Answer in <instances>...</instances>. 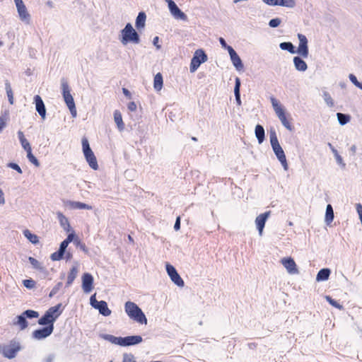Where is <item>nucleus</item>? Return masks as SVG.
<instances>
[{"instance_id": "obj_1", "label": "nucleus", "mask_w": 362, "mask_h": 362, "mask_svg": "<svg viewBox=\"0 0 362 362\" xmlns=\"http://www.w3.org/2000/svg\"><path fill=\"white\" fill-rule=\"evenodd\" d=\"M299 44L297 50L295 49L293 45L290 42H281L279 47L282 50H287L291 54H298L303 58H307L309 54V49L308 45V40L305 35L303 34H298Z\"/></svg>"}, {"instance_id": "obj_2", "label": "nucleus", "mask_w": 362, "mask_h": 362, "mask_svg": "<svg viewBox=\"0 0 362 362\" xmlns=\"http://www.w3.org/2000/svg\"><path fill=\"white\" fill-rule=\"evenodd\" d=\"M119 40L123 46L128 44L138 45L141 42L139 33L130 23H127L124 28L121 30Z\"/></svg>"}, {"instance_id": "obj_3", "label": "nucleus", "mask_w": 362, "mask_h": 362, "mask_svg": "<svg viewBox=\"0 0 362 362\" xmlns=\"http://www.w3.org/2000/svg\"><path fill=\"white\" fill-rule=\"evenodd\" d=\"M124 311L128 317L141 325L147 324V318L141 309L134 302L127 301L124 304Z\"/></svg>"}, {"instance_id": "obj_4", "label": "nucleus", "mask_w": 362, "mask_h": 362, "mask_svg": "<svg viewBox=\"0 0 362 362\" xmlns=\"http://www.w3.org/2000/svg\"><path fill=\"white\" fill-rule=\"evenodd\" d=\"M270 144L272 148L285 170H288V165L286 160L285 153L281 146L275 132L270 133Z\"/></svg>"}, {"instance_id": "obj_5", "label": "nucleus", "mask_w": 362, "mask_h": 362, "mask_svg": "<svg viewBox=\"0 0 362 362\" xmlns=\"http://www.w3.org/2000/svg\"><path fill=\"white\" fill-rule=\"evenodd\" d=\"M270 101L274 111L275 112L276 115L280 120L282 125L288 131L292 132L293 130V127L286 119L285 109L283 105L274 97H271Z\"/></svg>"}, {"instance_id": "obj_6", "label": "nucleus", "mask_w": 362, "mask_h": 362, "mask_svg": "<svg viewBox=\"0 0 362 362\" xmlns=\"http://www.w3.org/2000/svg\"><path fill=\"white\" fill-rule=\"evenodd\" d=\"M270 101L274 111L275 112L276 115L280 120L282 125L288 131L292 132L293 130V127L286 119L285 109L283 105L274 97H271Z\"/></svg>"}, {"instance_id": "obj_7", "label": "nucleus", "mask_w": 362, "mask_h": 362, "mask_svg": "<svg viewBox=\"0 0 362 362\" xmlns=\"http://www.w3.org/2000/svg\"><path fill=\"white\" fill-rule=\"evenodd\" d=\"M61 87L62 90V95L68 108L69 109L71 114L74 117L76 116V109L73 96L71 94V90L67 81L62 79L61 81Z\"/></svg>"}, {"instance_id": "obj_8", "label": "nucleus", "mask_w": 362, "mask_h": 362, "mask_svg": "<svg viewBox=\"0 0 362 362\" xmlns=\"http://www.w3.org/2000/svg\"><path fill=\"white\" fill-rule=\"evenodd\" d=\"M18 19L25 25H30L32 16L23 0H13Z\"/></svg>"}, {"instance_id": "obj_9", "label": "nucleus", "mask_w": 362, "mask_h": 362, "mask_svg": "<svg viewBox=\"0 0 362 362\" xmlns=\"http://www.w3.org/2000/svg\"><path fill=\"white\" fill-rule=\"evenodd\" d=\"M82 149L84 154L85 158L88 163L89 166L96 170L98 169V164L96 157L90 147L89 142L86 138H83L82 141Z\"/></svg>"}, {"instance_id": "obj_10", "label": "nucleus", "mask_w": 362, "mask_h": 362, "mask_svg": "<svg viewBox=\"0 0 362 362\" xmlns=\"http://www.w3.org/2000/svg\"><path fill=\"white\" fill-rule=\"evenodd\" d=\"M208 57L204 51L202 49H197L192 59H191L189 71L191 73L195 72L199 66L207 61Z\"/></svg>"}, {"instance_id": "obj_11", "label": "nucleus", "mask_w": 362, "mask_h": 362, "mask_svg": "<svg viewBox=\"0 0 362 362\" xmlns=\"http://www.w3.org/2000/svg\"><path fill=\"white\" fill-rule=\"evenodd\" d=\"M21 349L18 342H11L9 344L0 345V354L5 358L11 359L16 357Z\"/></svg>"}, {"instance_id": "obj_12", "label": "nucleus", "mask_w": 362, "mask_h": 362, "mask_svg": "<svg viewBox=\"0 0 362 362\" xmlns=\"http://www.w3.org/2000/svg\"><path fill=\"white\" fill-rule=\"evenodd\" d=\"M90 303L93 308L97 309L100 314L103 316H110L112 313L111 310H110L107 306V303L104 300H97L95 298V294L90 297Z\"/></svg>"}, {"instance_id": "obj_13", "label": "nucleus", "mask_w": 362, "mask_h": 362, "mask_svg": "<svg viewBox=\"0 0 362 362\" xmlns=\"http://www.w3.org/2000/svg\"><path fill=\"white\" fill-rule=\"evenodd\" d=\"M165 267L166 272L169 277L170 278L171 281L177 286L183 287L185 285L184 281L179 275L175 268L169 263H166Z\"/></svg>"}, {"instance_id": "obj_14", "label": "nucleus", "mask_w": 362, "mask_h": 362, "mask_svg": "<svg viewBox=\"0 0 362 362\" xmlns=\"http://www.w3.org/2000/svg\"><path fill=\"white\" fill-rule=\"evenodd\" d=\"M165 1L168 4L169 11L175 18L184 21L187 20V15L178 8L173 0H165Z\"/></svg>"}, {"instance_id": "obj_15", "label": "nucleus", "mask_w": 362, "mask_h": 362, "mask_svg": "<svg viewBox=\"0 0 362 362\" xmlns=\"http://www.w3.org/2000/svg\"><path fill=\"white\" fill-rule=\"evenodd\" d=\"M54 331V326H47L42 329L33 332L32 337L36 340H42L52 334Z\"/></svg>"}, {"instance_id": "obj_16", "label": "nucleus", "mask_w": 362, "mask_h": 362, "mask_svg": "<svg viewBox=\"0 0 362 362\" xmlns=\"http://www.w3.org/2000/svg\"><path fill=\"white\" fill-rule=\"evenodd\" d=\"M280 262L288 274H298L299 273L297 265L293 258L290 257H284Z\"/></svg>"}, {"instance_id": "obj_17", "label": "nucleus", "mask_w": 362, "mask_h": 362, "mask_svg": "<svg viewBox=\"0 0 362 362\" xmlns=\"http://www.w3.org/2000/svg\"><path fill=\"white\" fill-rule=\"evenodd\" d=\"M63 204L64 207L70 210H76V209H86L91 210L93 209L92 206L88 205L87 204L71 201V200H63Z\"/></svg>"}, {"instance_id": "obj_18", "label": "nucleus", "mask_w": 362, "mask_h": 362, "mask_svg": "<svg viewBox=\"0 0 362 362\" xmlns=\"http://www.w3.org/2000/svg\"><path fill=\"white\" fill-rule=\"evenodd\" d=\"M271 211H266L264 213L260 214L258 215L255 218V225L257 227V229L258 230V233L259 236H262L263 234V230L266 223V221H267L268 218L270 216Z\"/></svg>"}, {"instance_id": "obj_19", "label": "nucleus", "mask_w": 362, "mask_h": 362, "mask_svg": "<svg viewBox=\"0 0 362 362\" xmlns=\"http://www.w3.org/2000/svg\"><path fill=\"white\" fill-rule=\"evenodd\" d=\"M93 277L89 273H85L82 276V288L84 293H89L93 290Z\"/></svg>"}, {"instance_id": "obj_20", "label": "nucleus", "mask_w": 362, "mask_h": 362, "mask_svg": "<svg viewBox=\"0 0 362 362\" xmlns=\"http://www.w3.org/2000/svg\"><path fill=\"white\" fill-rule=\"evenodd\" d=\"M143 339L139 335L121 337V346H129L140 344Z\"/></svg>"}, {"instance_id": "obj_21", "label": "nucleus", "mask_w": 362, "mask_h": 362, "mask_svg": "<svg viewBox=\"0 0 362 362\" xmlns=\"http://www.w3.org/2000/svg\"><path fill=\"white\" fill-rule=\"evenodd\" d=\"M228 54L230 57V60L238 71H241L243 69V64L242 62L241 59L236 53V52L233 49V47L228 48Z\"/></svg>"}, {"instance_id": "obj_22", "label": "nucleus", "mask_w": 362, "mask_h": 362, "mask_svg": "<svg viewBox=\"0 0 362 362\" xmlns=\"http://www.w3.org/2000/svg\"><path fill=\"white\" fill-rule=\"evenodd\" d=\"M34 101L35 103V108L37 112L39 113L42 119L46 117V108L41 97L38 95L34 97Z\"/></svg>"}, {"instance_id": "obj_23", "label": "nucleus", "mask_w": 362, "mask_h": 362, "mask_svg": "<svg viewBox=\"0 0 362 362\" xmlns=\"http://www.w3.org/2000/svg\"><path fill=\"white\" fill-rule=\"evenodd\" d=\"M62 304L59 303L55 306L49 308L45 313L54 322L59 316L62 314Z\"/></svg>"}, {"instance_id": "obj_24", "label": "nucleus", "mask_w": 362, "mask_h": 362, "mask_svg": "<svg viewBox=\"0 0 362 362\" xmlns=\"http://www.w3.org/2000/svg\"><path fill=\"white\" fill-rule=\"evenodd\" d=\"M78 262H76L74 263L72 267L70 269V272L67 276L66 286H69L76 278L78 273Z\"/></svg>"}, {"instance_id": "obj_25", "label": "nucleus", "mask_w": 362, "mask_h": 362, "mask_svg": "<svg viewBox=\"0 0 362 362\" xmlns=\"http://www.w3.org/2000/svg\"><path fill=\"white\" fill-rule=\"evenodd\" d=\"M293 62L295 69L298 71L304 72L308 69V65L306 62L300 57H294L293 59Z\"/></svg>"}, {"instance_id": "obj_26", "label": "nucleus", "mask_w": 362, "mask_h": 362, "mask_svg": "<svg viewBox=\"0 0 362 362\" xmlns=\"http://www.w3.org/2000/svg\"><path fill=\"white\" fill-rule=\"evenodd\" d=\"M146 15L144 12H139L135 21V26L138 30H143L146 26Z\"/></svg>"}, {"instance_id": "obj_27", "label": "nucleus", "mask_w": 362, "mask_h": 362, "mask_svg": "<svg viewBox=\"0 0 362 362\" xmlns=\"http://www.w3.org/2000/svg\"><path fill=\"white\" fill-rule=\"evenodd\" d=\"M13 325L15 326H18L21 330L27 328L28 324L26 321V318L25 315L22 313L20 315L16 316L13 320Z\"/></svg>"}, {"instance_id": "obj_28", "label": "nucleus", "mask_w": 362, "mask_h": 362, "mask_svg": "<svg viewBox=\"0 0 362 362\" xmlns=\"http://www.w3.org/2000/svg\"><path fill=\"white\" fill-rule=\"evenodd\" d=\"M17 134L22 148L26 151V153L31 151V146L29 141L25 139L23 132L22 131H18Z\"/></svg>"}, {"instance_id": "obj_29", "label": "nucleus", "mask_w": 362, "mask_h": 362, "mask_svg": "<svg viewBox=\"0 0 362 362\" xmlns=\"http://www.w3.org/2000/svg\"><path fill=\"white\" fill-rule=\"evenodd\" d=\"M114 121L117 125V127L119 132H122L124 129V123L122 120V114L119 110H115L114 112Z\"/></svg>"}, {"instance_id": "obj_30", "label": "nucleus", "mask_w": 362, "mask_h": 362, "mask_svg": "<svg viewBox=\"0 0 362 362\" xmlns=\"http://www.w3.org/2000/svg\"><path fill=\"white\" fill-rule=\"evenodd\" d=\"M255 134L258 143L261 144L264 141L265 137V132L263 127L260 124H257L255 129Z\"/></svg>"}, {"instance_id": "obj_31", "label": "nucleus", "mask_w": 362, "mask_h": 362, "mask_svg": "<svg viewBox=\"0 0 362 362\" xmlns=\"http://www.w3.org/2000/svg\"><path fill=\"white\" fill-rule=\"evenodd\" d=\"M100 337L103 339L104 340H106L113 344L116 345H121V337H115L112 334H100Z\"/></svg>"}, {"instance_id": "obj_32", "label": "nucleus", "mask_w": 362, "mask_h": 362, "mask_svg": "<svg viewBox=\"0 0 362 362\" xmlns=\"http://www.w3.org/2000/svg\"><path fill=\"white\" fill-rule=\"evenodd\" d=\"M331 271L329 269L325 268L320 269L316 276L317 281H324L329 279Z\"/></svg>"}, {"instance_id": "obj_33", "label": "nucleus", "mask_w": 362, "mask_h": 362, "mask_svg": "<svg viewBox=\"0 0 362 362\" xmlns=\"http://www.w3.org/2000/svg\"><path fill=\"white\" fill-rule=\"evenodd\" d=\"M163 85V79L162 74L160 73H158L155 76L153 79V88L155 90L160 91Z\"/></svg>"}, {"instance_id": "obj_34", "label": "nucleus", "mask_w": 362, "mask_h": 362, "mask_svg": "<svg viewBox=\"0 0 362 362\" xmlns=\"http://www.w3.org/2000/svg\"><path fill=\"white\" fill-rule=\"evenodd\" d=\"M240 80L239 78H235V84L234 88V93L236 103L238 105H241L240 94Z\"/></svg>"}, {"instance_id": "obj_35", "label": "nucleus", "mask_w": 362, "mask_h": 362, "mask_svg": "<svg viewBox=\"0 0 362 362\" xmlns=\"http://www.w3.org/2000/svg\"><path fill=\"white\" fill-rule=\"evenodd\" d=\"M23 235L33 244L36 245L39 243L38 237L35 234L32 233L29 230H23Z\"/></svg>"}, {"instance_id": "obj_36", "label": "nucleus", "mask_w": 362, "mask_h": 362, "mask_svg": "<svg viewBox=\"0 0 362 362\" xmlns=\"http://www.w3.org/2000/svg\"><path fill=\"white\" fill-rule=\"evenodd\" d=\"M334 219V211L332 206L328 204L326 207V214L325 221L329 225Z\"/></svg>"}, {"instance_id": "obj_37", "label": "nucleus", "mask_w": 362, "mask_h": 362, "mask_svg": "<svg viewBox=\"0 0 362 362\" xmlns=\"http://www.w3.org/2000/svg\"><path fill=\"white\" fill-rule=\"evenodd\" d=\"M65 251L66 250L59 247V250L57 252H55L51 255V259L52 261H59L62 259L64 257V255H65Z\"/></svg>"}, {"instance_id": "obj_38", "label": "nucleus", "mask_w": 362, "mask_h": 362, "mask_svg": "<svg viewBox=\"0 0 362 362\" xmlns=\"http://www.w3.org/2000/svg\"><path fill=\"white\" fill-rule=\"evenodd\" d=\"M54 322L50 317L45 313V315L38 320V324L40 325L54 326Z\"/></svg>"}, {"instance_id": "obj_39", "label": "nucleus", "mask_w": 362, "mask_h": 362, "mask_svg": "<svg viewBox=\"0 0 362 362\" xmlns=\"http://www.w3.org/2000/svg\"><path fill=\"white\" fill-rule=\"evenodd\" d=\"M28 261L34 269H37L39 271L44 270V267L42 263H40L37 259H35L34 257H29Z\"/></svg>"}, {"instance_id": "obj_40", "label": "nucleus", "mask_w": 362, "mask_h": 362, "mask_svg": "<svg viewBox=\"0 0 362 362\" xmlns=\"http://www.w3.org/2000/svg\"><path fill=\"white\" fill-rule=\"evenodd\" d=\"M296 4L295 0H278L277 6L293 8L296 6Z\"/></svg>"}, {"instance_id": "obj_41", "label": "nucleus", "mask_w": 362, "mask_h": 362, "mask_svg": "<svg viewBox=\"0 0 362 362\" xmlns=\"http://www.w3.org/2000/svg\"><path fill=\"white\" fill-rule=\"evenodd\" d=\"M337 117L339 123L341 125L346 124L350 120L349 115H345V114H343V113H340V112L337 113Z\"/></svg>"}, {"instance_id": "obj_42", "label": "nucleus", "mask_w": 362, "mask_h": 362, "mask_svg": "<svg viewBox=\"0 0 362 362\" xmlns=\"http://www.w3.org/2000/svg\"><path fill=\"white\" fill-rule=\"evenodd\" d=\"M56 215L61 227H64L69 223L68 218L61 211H57Z\"/></svg>"}, {"instance_id": "obj_43", "label": "nucleus", "mask_w": 362, "mask_h": 362, "mask_svg": "<svg viewBox=\"0 0 362 362\" xmlns=\"http://www.w3.org/2000/svg\"><path fill=\"white\" fill-rule=\"evenodd\" d=\"M8 119V113L7 112H5L0 116V132L6 127Z\"/></svg>"}, {"instance_id": "obj_44", "label": "nucleus", "mask_w": 362, "mask_h": 362, "mask_svg": "<svg viewBox=\"0 0 362 362\" xmlns=\"http://www.w3.org/2000/svg\"><path fill=\"white\" fill-rule=\"evenodd\" d=\"M25 318H36L38 317L39 313L37 311L33 310H27L23 313Z\"/></svg>"}, {"instance_id": "obj_45", "label": "nucleus", "mask_w": 362, "mask_h": 362, "mask_svg": "<svg viewBox=\"0 0 362 362\" xmlns=\"http://www.w3.org/2000/svg\"><path fill=\"white\" fill-rule=\"evenodd\" d=\"M27 158H28V160L31 163H33L35 166H36V167L40 166V162L35 158V156L33 154L32 151L27 153Z\"/></svg>"}, {"instance_id": "obj_46", "label": "nucleus", "mask_w": 362, "mask_h": 362, "mask_svg": "<svg viewBox=\"0 0 362 362\" xmlns=\"http://www.w3.org/2000/svg\"><path fill=\"white\" fill-rule=\"evenodd\" d=\"M6 94H7V96L8 98V101H9L10 104L12 105L13 103V91L11 90V86L8 83H6Z\"/></svg>"}, {"instance_id": "obj_47", "label": "nucleus", "mask_w": 362, "mask_h": 362, "mask_svg": "<svg viewBox=\"0 0 362 362\" xmlns=\"http://www.w3.org/2000/svg\"><path fill=\"white\" fill-rule=\"evenodd\" d=\"M323 97H324V100L326 103V104L332 107L334 106V100L332 99V98L331 97V95L327 93V92H325L324 94H323Z\"/></svg>"}, {"instance_id": "obj_48", "label": "nucleus", "mask_w": 362, "mask_h": 362, "mask_svg": "<svg viewBox=\"0 0 362 362\" xmlns=\"http://www.w3.org/2000/svg\"><path fill=\"white\" fill-rule=\"evenodd\" d=\"M349 78L351 81V83H353L357 88L362 90V83L359 82L357 80V78L356 77L355 75H354L353 74H350L349 75Z\"/></svg>"}, {"instance_id": "obj_49", "label": "nucleus", "mask_w": 362, "mask_h": 362, "mask_svg": "<svg viewBox=\"0 0 362 362\" xmlns=\"http://www.w3.org/2000/svg\"><path fill=\"white\" fill-rule=\"evenodd\" d=\"M325 299L334 307L341 310L342 309V305H341L338 302L332 299L330 296H326Z\"/></svg>"}, {"instance_id": "obj_50", "label": "nucleus", "mask_w": 362, "mask_h": 362, "mask_svg": "<svg viewBox=\"0 0 362 362\" xmlns=\"http://www.w3.org/2000/svg\"><path fill=\"white\" fill-rule=\"evenodd\" d=\"M281 23V20L279 18H273L269 21V25L271 28H276Z\"/></svg>"}, {"instance_id": "obj_51", "label": "nucleus", "mask_w": 362, "mask_h": 362, "mask_svg": "<svg viewBox=\"0 0 362 362\" xmlns=\"http://www.w3.org/2000/svg\"><path fill=\"white\" fill-rule=\"evenodd\" d=\"M23 286L27 288H33L35 286V282L33 279H25L23 281Z\"/></svg>"}, {"instance_id": "obj_52", "label": "nucleus", "mask_w": 362, "mask_h": 362, "mask_svg": "<svg viewBox=\"0 0 362 362\" xmlns=\"http://www.w3.org/2000/svg\"><path fill=\"white\" fill-rule=\"evenodd\" d=\"M122 362H136L134 357L132 354H124L123 355Z\"/></svg>"}, {"instance_id": "obj_53", "label": "nucleus", "mask_w": 362, "mask_h": 362, "mask_svg": "<svg viewBox=\"0 0 362 362\" xmlns=\"http://www.w3.org/2000/svg\"><path fill=\"white\" fill-rule=\"evenodd\" d=\"M8 167L11 168V169H13V170H16L18 173L21 174L23 173L21 168H20V166L18 164H16V163H8Z\"/></svg>"}, {"instance_id": "obj_54", "label": "nucleus", "mask_w": 362, "mask_h": 362, "mask_svg": "<svg viewBox=\"0 0 362 362\" xmlns=\"http://www.w3.org/2000/svg\"><path fill=\"white\" fill-rule=\"evenodd\" d=\"M338 165H341L343 168H345L346 164L344 163L342 157L338 155L334 157Z\"/></svg>"}, {"instance_id": "obj_55", "label": "nucleus", "mask_w": 362, "mask_h": 362, "mask_svg": "<svg viewBox=\"0 0 362 362\" xmlns=\"http://www.w3.org/2000/svg\"><path fill=\"white\" fill-rule=\"evenodd\" d=\"M263 3L268 6H277L278 0H262Z\"/></svg>"}, {"instance_id": "obj_56", "label": "nucleus", "mask_w": 362, "mask_h": 362, "mask_svg": "<svg viewBox=\"0 0 362 362\" xmlns=\"http://www.w3.org/2000/svg\"><path fill=\"white\" fill-rule=\"evenodd\" d=\"M76 235L74 232L69 233L67 236V238L65 239L66 241H67L69 243H70L72 241H74L76 239Z\"/></svg>"}, {"instance_id": "obj_57", "label": "nucleus", "mask_w": 362, "mask_h": 362, "mask_svg": "<svg viewBox=\"0 0 362 362\" xmlns=\"http://www.w3.org/2000/svg\"><path fill=\"white\" fill-rule=\"evenodd\" d=\"M153 44L156 47L157 49H160L161 48L160 45L159 44V37L156 36L153 40Z\"/></svg>"}, {"instance_id": "obj_58", "label": "nucleus", "mask_w": 362, "mask_h": 362, "mask_svg": "<svg viewBox=\"0 0 362 362\" xmlns=\"http://www.w3.org/2000/svg\"><path fill=\"white\" fill-rule=\"evenodd\" d=\"M220 44L221 45L222 47L224 49H226L228 51V48L231 47L230 46L228 45L225 41V40L223 37L219 38Z\"/></svg>"}, {"instance_id": "obj_59", "label": "nucleus", "mask_w": 362, "mask_h": 362, "mask_svg": "<svg viewBox=\"0 0 362 362\" xmlns=\"http://www.w3.org/2000/svg\"><path fill=\"white\" fill-rule=\"evenodd\" d=\"M128 109L130 110V111H135L136 110V105L134 102H130L129 104H128Z\"/></svg>"}, {"instance_id": "obj_60", "label": "nucleus", "mask_w": 362, "mask_h": 362, "mask_svg": "<svg viewBox=\"0 0 362 362\" xmlns=\"http://www.w3.org/2000/svg\"><path fill=\"white\" fill-rule=\"evenodd\" d=\"M174 228L175 230H178L180 228V218L177 217L176 221L174 225Z\"/></svg>"}, {"instance_id": "obj_61", "label": "nucleus", "mask_w": 362, "mask_h": 362, "mask_svg": "<svg viewBox=\"0 0 362 362\" xmlns=\"http://www.w3.org/2000/svg\"><path fill=\"white\" fill-rule=\"evenodd\" d=\"M5 204L4 194L1 189H0V205Z\"/></svg>"}, {"instance_id": "obj_62", "label": "nucleus", "mask_w": 362, "mask_h": 362, "mask_svg": "<svg viewBox=\"0 0 362 362\" xmlns=\"http://www.w3.org/2000/svg\"><path fill=\"white\" fill-rule=\"evenodd\" d=\"M356 211L358 214L359 217L362 216V205L361 204H356Z\"/></svg>"}, {"instance_id": "obj_63", "label": "nucleus", "mask_w": 362, "mask_h": 362, "mask_svg": "<svg viewBox=\"0 0 362 362\" xmlns=\"http://www.w3.org/2000/svg\"><path fill=\"white\" fill-rule=\"evenodd\" d=\"M78 247L85 252H88V249L85 244L78 242Z\"/></svg>"}, {"instance_id": "obj_64", "label": "nucleus", "mask_w": 362, "mask_h": 362, "mask_svg": "<svg viewBox=\"0 0 362 362\" xmlns=\"http://www.w3.org/2000/svg\"><path fill=\"white\" fill-rule=\"evenodd\" d=\"M69 243L67 241H66L65 240H63L61 244H60V246L62 248H64V250H66L69 245Z\"/></svg>"}]
</instances>
